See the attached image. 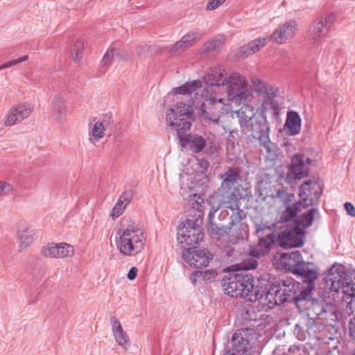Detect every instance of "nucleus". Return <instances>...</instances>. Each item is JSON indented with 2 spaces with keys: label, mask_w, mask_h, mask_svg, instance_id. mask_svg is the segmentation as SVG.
<instances>
[{
  "label": "nucleus",
  "mask_w": 355,
  "mask_h": 355,
  "mask_svg": "<svg viewBox=\"0 0 355 355\" xmlns=\"http://www.w3.org/2000/svg\"><path fill=\"white\" fill-rule=\"evenodd\" d=\"M224 282L223 286L226 294L232 297L246 298L250 302L260 300L261 293L259 289L263 284H266L263 277L256 279L245 271L231 274L230 277L224 279Z\"/></svg>",
  "instance_id": "obj_1"
},
{
  "label": "nucleus",
  "mask_w": 355,
  "mask_h": 355,
  "mask_svg": "<svg viewBox=\"0 0 355 355\" xmlns=\"http://www.w3.org/2000/svg\"><path fill=\"white\" fill-rule=\"evenodd\" d=\"M204 81L211 86H226L227 97L230 101L241 104L251 96L248 90V82L245 78L238 73H232L228 78H224L219 71H212L204 76Z\"/></svg>",
  "instance_id": "obj_2"
},
{
  "label": "nucleus",
  "mask_w": 355,
  "mask_h": 355,
  "mask_svg": "<svg viewBox=\"0 0 355 355\" xmlns=\"http://www.w3.org/2000/svg\"><path fill=\"white\" fill-rule=\"evenodd\" d=\"M127 220L123 219L121 228L117 232L119 235L116 241L117 249L125 256H133L139 253L145 245L144 231L135 223H126Z\"/></svg>",
  "instance_id": "obj_3"
},
{
  "label": "nucleus",
  "mask_w": 355,
  "mask_h": 355,
  "mask_svg": "<svg viewBox=\"0 0 355 355\" xmlns=\"http://www.w3.org/2000/svg\"><path fill=\"white\" fill-rule=\"evenodd\" d=\"M193 120L194 111L192 105L183 101L178 102L166 113V123L177 132V137L179 134L185 133L191 129Z\"/></svg>",
  "instance_id": "obj_4"
},
{
  "label": "nucleus",
  "mask_w": 355,
  "mask_h": 355,
  "mask_svg": "<svg viewBox=\"0 0 355 355\" xmlns=\"http://www.w3.org/2000/svg\"><path fill=\"white\" fill-rule=\"evenodd\" d=\"M191 218H187L182 223L181 233L178 232V241L180 243H184L191 249L197 248L204 237L201 227L202 224L203 212L199 209L190 211Z\"/></svg>",
  "instance_id": "obj_5"
},
{
  "label": "nucleus",
  "mask_w": 355,
  "mask_h": 355,
  "mask_svg": "<svg viewBox=\"0 0 355 355\" xmlns=\"http://www.w3.org/2000/svg\"><path fill=\"white\" fill-rule=\"evenodd\" d=\"M241 198L240 188L220 185L217 192L209 199L211 206L208 218L209 219L221 208L234 210L238 208L239 200Z\"/></svg>",
  "instance_id": "obj_6"
},
{
  "label": "nucleus",
  "mask_w": 355,
  "mask_h": 355,
  "mask_svg": "<svg viewBox=\"0 0 355 355\" xmlns=\"http://www.w3.org/2000/svg\"><path fill=\"white\" fill-rule=\"evenodd\" d=\"M245 134L259 141L260 145L263 146L268 153L272 152V143L269 138L270 127L266 119V114H258L252 118V120L241 130Z\"/></svg>",
  "instance_id": "obj_7"
},
{
  "label": "nucleus",
  "mask_w": 355,
  "mask_h": 355,
  "mask_svg": "<svg viewBox=\"0 0 355 355\" xmlns=\"http://www.w3.org/2000/svg\"><path fill=\"white\" fill-rule=\"evenodd\" d=\"M255 334L254 329L252 328L238 329L232 337L231 348L223 355H251Z\"/></svg>",
  "instance_id": "obj_8"
},
{
  "label": "nucleus",
  "mask_w": 355,
  "mask_h": 355,
  "mask_svg": "<svg viewBox=\"0 0 355 355\" xmlns=\"http://www.w3.org/2000/svg\"><path fill=\"white\" fill-rule=\"evenodd\" d=\"M332 270L333 277L331 281V287L334 291H338L342 288L343 292L353 297L355 295V270H347L344 266L339 264L334 267Z\"/></svg>",
  "instance_id": "obj_9"
},
{
  "label": "nucleus",
  "mask_w": 355,
  "mask_h": 355,
  "mask_svg": "<svg viewBox=\"0 0 355 355\" xmlns=\"http://www.w3.org/2000/svg\"><path fill=\"white\" fill-rule=\"evenodd\" d=\"M256 233L259 237V243L257 245L250 246V254L260 257L268 254L273 245H277V234L273 232L270 226L259 227Z\"/></svg>",
  "instance_id": "obj_10"
},
{
  "label": "nucleus",
  "mask_w": 355,
  "mask_h": 355,
  "mask_svg": "<svg viewBox=\"0 0 355 355\" xmlns=\"http://www.w3.org/2000/svg\"><path fill=\"white\" fill-rule=\"evenodd\" d=\"M265 278L266 284L259 288L261 292L260 300H263L265 296L264 301L261 303L265 304L267 302L268 307L272 308L277 304H282L285 302L286 297L282 298V291L280 286V279H272L270 281L267 276H263Z\"/></svg>",
  "instance_id": "obj_11"
},
{
  "label": "nucleus",
  "mask_w": 355,
  "mask_h": 355,
  "mask_svg": "<svg viewBox=\"0 0 355 355\" xmlns=\"http://www.w3.org/2000/svg\"><path fill=\"white\" fill-rule=\"evenodd\" d=\"M305 232L294 224L277 234V245L282 248H299L304 245Z\"/></svg>",
  "instance_id": "obj_12"
},
{
  "label": "nucleus",
  "mask_w": 355,
  "mask_h": 355,
  "mask_svg": "<svg viewBox=\"0 0 355 355\" xmlns=\"http://www.w3.org/2000/svg\"><path fill=\"white\" fill-rule=\"evenodd\" d=\"M336 20L334 13H328L318 17L309 29V35L313 40L324 37L329 33Z\"/></svg>",
  "instance_id": "obj_13"
},
{
  "label": "nucleus",
  "mask_w": 355,
  "mask_h": 355,
  "mask_svg": "<svg viewBox=\"0 0 355 355\" xmlns=\"http://www.w3.org/2000/svg\"><path fill=\"white\" fill-rule=\"evenodd\" d=\"M312 159L304 154L297 153L291 159L288 175L295 180H301L309 175Z\"/></svg>",
  "instance_id": "obj_14"
},
{
  "label": "nucleus",
  "mask_w": 355,
  "mask_h": 355,
  "mask_svg": "<svg viewBox=\"0 0 355 355\" xmlns=\"http://www.w3.org/2000/svg\"><path fill=\"white\" fill-rule=\"evenodd\" d=\"M182 257L190 266H193L196 268L206 267L211 259L206 250H194L191 248L184 250Z\"/></svg>",
  "instance_id": "obj_15"
},
{
  "label": "nucleus",
  "mask_w": 355,
  "mask_h": 355,
  "mask_svg": "<svg viewBox=\"0 0 355 355\" xmlns=\"http://www.w3.org/2000/svg\"><path fill=\"white\" fill-rule=\"evenodd\" d=\"M41 254L49 258H64L73 254V248L66 243H48L42 248Z\"/></svg>",
  "instance_id": "obj_16"
},
{
  "label": "nucleus",
  "mask_w": 355,
  "mask_h": 355,
  "mask_svg": "<svg viewBox=\"0 0 355 355\" xmlns=\"http://www.w3.org/2000/svg\"><path fill=\"white\" fill-rule=\"evenodd\" d=\"M179 144L184 148L189 149L193 153H200L202 152L206 146V140L200 135L187 134V132L180 135L178 137Z\"/></svg>",
  "instance_id": "obj_17"
},
{
  "label": "nucleus",
  "mask_w": 355,
  "mask_h": 355,
  "mask_svg": "<svg viewBox=\"0 0 355 355\" xmlns=\"http://www.w3.org/2000/svg\"><path fill=\"white\" fill-rule=\"evenodd\" d=\"M201 116L209 124H219L221 114L225 112L224 107L218 103L209 100L201 105Z\"/></svg>",
  "instance_id": "obj_18"
},
{
  "label": "nucleus",
  "mask_w": 355,
  "mask_h": 355,
  "mask_svg": "<svg viewBox=\"0 0 355 355\" xmlns=\"http://www.w3.org/2000/svg\"><path fill=\"white\" fill-rule=\"evenodd\" d=\"M32 112L33 108L28 104H19L17 106L12 107L6 115L4 124L6 126H11L19 123L28 118Z\"/></svg>",
  "instance_id": "obj_19"
},
{
  "label": "nucleus",
  "mask_w": 355,
  "mask_h": 355,
  "mask_svg": "<svg viewBox=\"0 0 355 355\" xmlns=\"http://www.w3.org/2000/svg\"><path fill=\"white\" fill-rule=\"evenodd\" d=\"M297 24L295 20H290L279 26L270 36V40L278 44H284L293 38Z\"/></svg>",
  "instance_id": "obj_20"
},
{
  "label": "nucleus",
  "mask_w": 355,
  "mask_h": 355,
  "mask_svg": "<svg viewBox=\"0 0 355 355\" xmlns=\"http://www.w3.org/2000/svg\"><path fill=\"white\" fill-rule=\"evenodd\" d=\"M313 286H306L304 287L302 284L300 286V289L294 295V297L292 298L296 307L298 309L300 312L306 311L309 304L313 303L314 297H312V291Z\"/></svg>",
  "instance_id": "obj_21"
},
{
  "label": "nucleus",
  "mask_w": 355,
  "mask_h": 355,
  "mask_svg": "<svg viewBox=\"0 0 355 355\" xmlns=\"http://www.w3.org/2000/svg\"><path fill=\"white\" fill-rule=\"evenodd\" d=\"M202 35L198 31H191L182 37V39L177 42L171 47L170 54L172 56L181 54L189 47L193 45V44L201 39Z\"/></svg>",
  "instance_id": "obj_22"
},
{
  "label": "nucleus",
  "mask_w": 355,
  "mask_h": 355,
  "mask_svg": "<svg viewBox=\"0 0 355 355\" xmlns=\"http://www.w3.org/2000/svg\"><path fill=\"white\" fill-rule=\"evenodd\" d=\"M294 275L302 277L303 282L308 286H313V282L318 278L319 273L316 266L313 262L303 261Z\"/></svg>",
  "instance_id": "obj_23"
},
{
  "label": "nucleus",
  "mask_w": 355,
  "mask_h": 355,
  "mask_svg": "<svg viewBox=\"0 0 355 355\" xmlns=\"http://www.w3.org/2000/svg\"><path fill=\"white\" fill-rule=\"evenodd\" d=\"M302 261V256L298 250L282 253L280 256V262L284 268L293 274L300 266Z\"/></svg>",
  "instance_id": "obj_24"
},
{
  "label": "nucleus",
  "mask_w": 355,
  "mask_h": 355,
  "mask_svg": "<svg viewBox=\"0 0 355 355\" xmlns=\"http://www.w3.org/2000/svg\"><path fill=\"white\" fill-rule=\"evenodd\" d=\"M294 198L293 194L287 195L284 199V202L286 205V209L283 211L281 220L284 222H289L292 219H297V214L301 211V206H303V202L301 201L296 202L293 204H290L293 198Z\"/></svg>",
  "instance_id": "obj_25"
},
{
  "label": "nucleus",
  "mask_w": 355,
  "mask_h": 355,
  "mask_svg": "<svg viewBox=\"0 0 355 355\" xmlns=\"http://www.w3.org/2000/svg\"><path fill=\"white\" fill-rule=\"evenodd\" d=\"M110 323L113 336L117 344L124 348L130 346L129 336L128 334L123 331L119 320L115 316H112L110 318Z\"/></svg>",
  "instance_id": "obj_26"
},
{
  "label": "nucleus",
  "mask_w": 355,
  "mask_h": 355,
  "mask_svg": "<svg viewBox=\"0 0 355 355\" xmlns=\"http://www.w3.org/2000/svg\"><path fill=\"white\" fill-rule=\"evenodd\" d=\"M280 286L282 288V298L285 297V302H291L294 295H296L300 289L301 284L293 278H286V279H280Z\"/></svg>",
  "instance_id": "obj_27"
},
{
  "label": "nucleus",
  "mask_w": 355,
  "mask_h": 355,
  "mask_svg": "<svg viewBox=\"0 0 355 355\" xmlns=\"http://www.w3.org/2000/svg\"><path fill=\"white\" fill-rule=\"evenodd\" d=\"M318 187L315 182L308 180L304 181L300 187V196L303 202V207L307 208L314 204L313 193L314 189Z\"/></svg>",
  "instance_id": "obj_28"
},
{
  "label": "nucleus",
  "mask_w": 355,
  "mask_h": 355,
  "mask_svg": "<svg viewBox=\"0 0 355 355\" xmlns=\"http://www.w3.org/2000/svg\"><path fill=\"white\" fill-rule=\"evenodd\" d=\"M284 128L288 135H296L301 130V118L298 112L295 111H288Z\"/></svg>",
  "instance_id": "obj_29"
},
{
  "label": "nucleus",
  "mask_w": 355,
  "mask_h": 355,
  "mask_svg": "<svg viewBox=\"0 0 355 355\" xmlns=\"http://www.w3.org/2000/svg\"><path fill=\"white\" fill-rule=\"evenodd\" d=\"M245 102L241 101L243 105L236 112L241 130L252 120V118L257 116L254 107L247 104Z\"/></svg>",
  "instance_id": "obj_30"
},
{
  "label": "nucleus",
  "mask_w": 355,
  "mask_h": 355,
  "mask_svg": "<svg viewBox=\"0 0 355 355\" xmlns=\"http://www.w3.org/2000/svg\"><path fill=\"white\" fill-rule=\"evenodd\" d=\"M268 37H259L255 39L248 44L243 45L241 47L239 51V56L244 58L249 55L253 54L263 47L268 40Z\"/></svg>",
  "instance_id": "obj_31"
},
{
  "label": "nucleus",
  "mask_w": 355,
  "mask_h": 355,
  "mask_svg": "<svg viewBox=\"0 0 355 355\" xmlns=\"http://www.w3.org/2000/svg\"><path fill=\"white\" fill-rule=\"evenodd\" d=\"M252 83L254 92L257 93L260 98L267 95L276 97L278 94V89L277 87L268 85L257 78H252Z\"/></svg>",
  "instance_id": "obj_32"
},
{
  "label": "nucleus",
  "mask_w": 355,
  "mask_h": 355,
  "mask_svg": "<svg viewBox=\"0 0 355 355\" xmlns=\"http://www.w3.org/2000/svg\"><path fill=\"white\" fill-rule=\"evenodd\" d=\"M223 181L220 185L223 187H234L240 188L241 185L239 184V180L240 179V170L237 167H230L227 170L221 175Z\"/></svg>",
  "instance_id": "obj_33"
},
{
  "label": "nucleus",
  "mask_w": 355,
  "mask_h": 355,
  "mask_svg": "<svg viewBox=\"0 0 355 355\" xmlns=\"http://www.w3.org/2000/svg\"><path fill=\"white\" fill-rule=\"evenodd\" d=\"M317 214H318V210L316 208H311L297 219L293 220V224L297 225V227H300L304 230L312 225Z\"/></svg>",
  "instance_id": "obj_34"
},
{
  "label": "nucleus",
  "mask_w": 355,
  "mask_h": 355,
  "mask_svg": "<svg viewBox=\"0 0 355 355\" xmlns=\"http://www.w3.org/2000/svg\"><path fill=\"white\" fill-rule=\"evenodd\" d=\"M53 116L58 122L62 121L65 116L66 105L63 98L57 94L54 96L52 102Z\"/></svg>",
  "instance_id": "obj_35"
},
{
  "label": "nucleus",
  "mask_w": 355,
  "mask_h": 355,
  "mask_svg": "<svg viewBox=\"0 0 355 355\" xmlns=\"http://www.w3.org/2000/svg\"><path fill=\"white\" fill-rule=\"evenodd\" d=\"M275 97L267 95L262 97V103L261 106V113L260 114H266L267 112H270L273 117L279 115V104L275 100Z\"/></svg>",
  "instance_id": "obj_36"
},
{
  "label": "nucleus",
  "mask_w": 355,
  "mask_h": 355,
  "mask_svg": "<svg viewBox=\"0 0 355 355\" xmlns=\"http://www.w3.org/2000/svg\"><path fill=\"white\" fill-rule=\"evenodd\" d=\"M33 230L21 227L17 230V239L19 241V250H25L33 241Z\"/></svg>",
  "instance_id": "obj_37"
},
{
  "label": "nucleus",
  "mask_w": 355,
  "mask_h": 355,
  "mask_svg": "<svg viewBox=\"0 0 355 355\" xmlns=\"http://www.w3.org/2000/svg\"><path fill=\"white\" fill-rule=\"evenodd\" d=\"M328 304H325L324 301H320L314 298L313 303L309 304L306 309L308 316H311L313 318L316 317L322 319L326 310V306Z\"/></svg>",
  "instance_id": "obj_38"
},
{
  "label": "nucleus",
  "mask_w": 355,
  "mask_h": 355,
  "mask_svg": "<svg viewBox=\"0 0 355 355\" xmlns=\"http://www.w3.org/2000/svg\"><path fill=\"white\" fill-rule=\"evenodd\" d=\"M240 315L245 322L256 321L259 318L258 313L255 311L252 302L245 303L241 305Z\"/></svg>",
  "instance_id": "obj_39"
},
{
  "label": "nucleus",
  "mask_w": 355,
  "mask_h": 355,
  "mask_svg": "<svg viewBox=\"0 0 355 355\" xmlns=\"http://www.w3.org/2000/svg\"><path fill=\"white\" fill-rule=\"evenodd\" d=\"M201 82L200 80H193L187 82L180 87L174 89L175 94H191L196 93V91L201 87Z\"/></svg>",
  "instance_id": "obj_40"
},
{
  "label": "nucleus",
  "mask_w": 355,
  "mask_h": 355,
  "mask_svg": "<svg viewBox=\"0 0 355 355\" xmlns=\"http://www.w3.org/2000/svg\"><path fill=\"white\" fill-rule=\"evenodd\" d=\"M213 216L211 219H209V223L207 225V232L210 236L211 237H221L225 235H227L230 232V228L227 226L218 227L217 225L213 223L211 221Z\"/></svg>",
  "instance_id": "obj_41"
},
{
  "label": "nucleus",
  "mask_w": 355,
  "mask_h": 355,
  "mask_svg": "<svg viewBox=\"0 0 355 355\" xmlns=\"http://www.w3.org/2000/svg\"><path fill=\"white\" fill-rule=\"evenodd\" d=\"M105 130V125L101 121L96 122L92 130L89 131V141L92 144L95 141H98L101 138L103 137Z\"/></svg>",
  "instance_id": "obj_42"
},
{
  "label": "nucleus",
  "mask_w": 355,
  "mask_h": 355,
  "mask_svg": "<svg viewBox=\"0 0 355 355\" xmlns=\"http://www.w3.org/2000/svg\"><path fill=\"white\" fill-rule=\"evenodd\" d=\"M322 320H324L328 325L335 327L338 321L336 309L331 305L326 306V310Z\"/></svg>",
  "instance_id": "obj_43"
},
{
  "label": "nucleus",
  "mask_w": 355,
  "mask_h": 355,
  "mask_svg": "<svg viewBox=\"0 0 355 355\" xmlns=\"http://www.w3.org/2000/svg\"><path fill=\"white\" fill-rule=\"evenodd\" d=\"M225 40L226 37L224 35L216 36L212 40L205 44L206 50L209 52L216 51L225 42Z\"/></svg>",
  "instance_id": "obj_44"
},
{
  "label": "nucleus",
  "mask_w": 355,
  "mask_h": 355,
  "mask_svg": "<svg viewBox=\"0 0 355 355\" xmlns=\"http://www.w3.org/2000/svg\"><path fill=\"white\" fill-rule=\"evenodd\" d=\"M84 44L81 40H77L71 49V56L76 62H79L83 58Z\"/></svg>",
  "instance_id": "obj_45"
},
{
  "label": "nucleus",
  "mask_w": 355,
  "mask_h": 355,
  "mask_svg": "<svg viewBox=\"0 0 355 355\" xmlns=\"http://www.w3.org/2000/svg\"><path fill=\"white\" fill-rule=\"evenodd\" d=\"M200 279L205 283L214 282L217 276V272L214 270H201Z\"/></svg>",
  "instance_id": "obj_46"
},
{
  "label": "nucleus",
  "mask_w": 355,
  "mask_h": 355,
  "mask_svg": "<svg viewBox=\"0 0 355 355\" xmlns=\"http://www.w3.org/2000/svg\"><path fill=\"white\" fill-rule=\"evenodd\" d=\"M126 206L121 203V200H118L112 209L111 216L113 219L118 218L122 214Z\"/></svg>",
  "instance_id": "obj_47"
},
{
  "label": "nucleus",
  "mask_w": 355,
  "mask_h": 355,
  "mask_svg": "<svg viewBox=\"0 0 355 355\" xmlns=\"http://www.w3.org/2000/svg\"><path fill=\"white\" fill-rule=\"evenodd\" d=\"M14 189L12 184L0 180V196H6L12 193Z\"/></svg>",
  "instance_id": "obj_48"
},
{
  "label": "nucleus",
  "mask_w": 355,
  "mask_h": 355,
  "mask_svg": "<svg viewBox=\"0 0 355 355\" xmlns=\"http://www.w3.org/2000/svg\"><path fill=\"white\" fill-rule=\"evenodd\" d=\"M28 59V56L27 55H25L19 58L12 60L10 61H8V62L0 65V70L11 67L18 64L22 62L26 61Z\"/></svg>",
  "instance_id": "obj_49"
},
{
  "label": "nucleus",
  "mask_w": 355,
  "mask_h": 355,
  "mask_svg": "<svg viewBox=\"0 0 355 355\" xmlns=\"http://www.w3.org/2000/svg\"><path fill=\"white\" fill-rule=\"evenodd\" d=\"M115 51L116 48L113 46L107 49L102 60L103 66H107L111 63L112 58L114 57Z\"/></svg>",
  "instance_id": "obj_50"
},
{
  "label": "nucleus",
  "mask_w": 355,
  "mask_h": 355,
  "mask_svg": "<svg viewBox=\"0 0 355 355\" xmlns=\"http://www.w3.org/2000/svg\"><path fill=\"white\" fill-rule=\"evenodd\" d=\"M132 197V194L131 191H125L122 193V195L119 197L118 200H121V203L127 206L128 203L130 202Z\"/></svg>",
  "instance_id": "obj_51"
},
{
  "label": "nucleus",
  "mask_w": 355,
  "mask_h": 355,
  "mask_svg": "<svg viewBox=\"0 0 355 355\" xmlns=\"http://www.w3.org/2000/svg\"><path fill=\"white\" fill-rule=\"evenodd\" d=\"M226 0H209L207 5V10H213L223 3Z\"/></svg>",
  "instance_id": "obj_52"
},
{
  "label": "nucleus",
  "mask_w": 355,
  "mask_h": 355,
  "mask_svg": "<svg viewBox=\"0 0 355 355\" xmlns=\"http://www.w3.org/2000/svg\"><path fill=\"white\" fill-rule=\"evenodd\" d=\"M243 268L245 270H249L255 269L258 266V262L255 259L250 260L249 261H245L243 263Z\"/></svg>",
  "instance_id": "obj_53"
},
{
  "label": "nucleus",
  "mask_w": 355,
  "mask_h": 355,
  "mask_svg": "<svg viewBox=\"0 0 355 355\" xmlns=\"http://www.w3.org/2000/svg\"><path fill=\"white\" fill-rule=\"evenodd\" d=\"M349 331L350 336L355 339V315L350 318L349 322Z\"/></svg>",
  "instance_id": "obj_54"
},
{
  "label": "nucleus",
  "mask_w": 355,
  "mask_h": 355,
  "mask_svg": "<svg viewBox=\"0 0 355 355\" xmlns=\"http://www.w3.org/2000/svg\"><path fill=\"white\" fill-rule=\"evenodd\" d=\"M344 207L348 215L350 216H355V207L351 202H345L344 204Z\"/></svg>",
  "instance_id": "obj_55"
},
{
  "label": "nucleus",
  "mask_w": 355,
  "mask_h": 355,
  "mask_svg": "<svg viewBox=\"0 0 355 355\" xmlns=\"http://www.w3.org/2000/svg\"><path fill=\"white\" fill-rule=\"evenodd\" d=\"M201 274V270H196L191 275L190 279L193 285H196L197 280L200 279Z\"/></svg>",
  "instance_id": "obj_56"
},
{
  "label": "nucleus",
  "mask_w": 355,
  "mask_h": 355,
  "mask_svg": "<svg viewBox=\"0 0 355 355\" xmlns=\"http://www.w3.org/2000/svg\"><path fill=\"white\" fill-rule=\"evenodd\" d=\"M138 269L136 267H132L129 270L127 277L130 280H133L137 275Z\"/></svg>",
  "instance_id": "obj_57"
},
{
  "label": "nucleus",
  "mask_w": 355,
  "mask_h": 355,
  "mask_svg": "<svg viewBox=\"0 0 355 355\" xmlns=\"http://www.w3.org/2000/svg\"><path fill=\"white\" fill-rule=\"evenodd\" d=\"M114 56L118 58L119 59H126L128 56V53L124 52L123 50L119 49H116Z\"/></svg>",
  "instance_id": "obj_58"
},
{
  "label": "nucleus",
  "mask_w": 355,
  "mask_h": 355,
  "mask_svg": "<svg viewBox=\"0 0 355 355\" xmlns=\"http://www.w3.org/2000/svg\"><path fill=\"white\" fill-rule=\"evenodd\" d=\"M302 345H291L288 349L289 354L291 355H293L295 354L296 352H299L302 349Z\"/></svg>",
  "instance_id": "obj_59"
},
{
  "label": "nucleus",
  "mask_w": 355,
  "mask_h": 355,
  "mask_svg": "<svg viewBox=\"0 0 355 355\" xmlns=\"http://www.w3.org/2000/svg\"><path fill=\"white\" fill-rule=\"evenodd\" d=\"M322 190L320 188L318 187V189H314L313 196H312L313 198V200H314V202L318 200L319 198L322 195Z\"/></svg>",
  "instance_id": "obj_60"
},
{
  "label": "nucleus",
  "mask_w": 355,
  "mask_h": 355,
  "mask_svg": "<svg viewBox=\"0 0 355 355\" xmlns=\"http://www.w3.org/2000/svg\"><path fill=\"white\" fill-rule=\"evenodd\" d=\"M209 165V162L206 159H202L200 160V166L205 170H206L208 168Z\"/></svg>",
  "instance_id": "obj_61"
},
{
  "label": "nucleus",
  "mask_w": 355,
  "mask_h": 355,
  "mask_svg": "<svg viewBox=\"0 0 355 355\" xmlns=\"http://www.w3.org/2000/svg\"><path fill=\"white\" fill-rule=\"evenodd\" d=\"M209 100L213 101L214 103H218L221 104L222 107H223V106L225 105L223 98H219L218 100H216V99H209Z\"/></svg>",
  "instance_id": "obj_62"
},
{
  "label": "nucleus",
  "mask_w": 355,
  "mask_h": 355,
  "mask_svg": "<svg viewBox=\"0 0 355 355\" xmlns=\"http://www.w3.org/2000/svg\"><path fill=\"white\" fill-rule=\"evenodd\" d=\"M236 133L234 131H230L229 137H234V134Z\"/></svg>",
  "instance_id": "obj_63"
},
{
  "label": "nucleus",
  "mask_w": 355,
  "mask_h": 355,
  "mask_svg": "<svg viewBox=\"0 0 355 355\" xmlns=\"http://www.w3.org/2000/svg\"><path fill=\"white\" fill-rule=\"evenodd\" d=\"M37 300H38V296H37V297H35V299L34 300H33V302H33V303H35Z\"/></svg>",
  "instance_id": "obj_64"
}]
</instances>
